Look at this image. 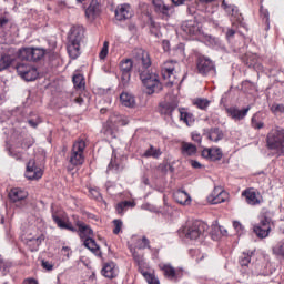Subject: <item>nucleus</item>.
<instances>
[{
    "mask_svg": "<svg viewBox=\"0 0 284 284\" xmlns=\"http://www.w3.org/2000/svg\"><path fill=\"white\" fill-rule=\"evenodd\" d=\"M180 119H181V121H184V123H186V125H190V123L194 122V116L192 115V113H189L185 111L180 112Z\"/></svg>",
    "mask_w": 284,
    "mask_h": 284,
    "instance_id": "nucleus-40",
    "label": "nucleus"
},
{
    "mask_svg": "<svg viewBox=\"0 0 284 284\" xmlns=\"http://www.w3.org/2000/svg\"><path fill=\"white\" fill-rule=\"evenodd\" d=\"M227 112L231 118H233L235 121H241L242 119H245L247 116V112H250V106H247L244 110H239L236 108H230L227 109Z\"/></svg>",
    "mask_w": 284,
    "mask_h": 284,
    "instance_id": "nucleus-27",
    "label": "nucleus"
},
{
    "mask_svg": "<svg viewBox=\"0 0 284 284\" xmlns=\"http://www.w3.org/2000/svg\"><path fill=\"white\" fill-rule=\"evenodd\" d=\"M84 37H85V29H83V27H73L69 36V41L81 44V41H83Z\"/></svg>",
    "mask_w": 284,
    "mask_h": 284,
    "instance_id": "nucleus-23",
    "label": "nucleus"
},
{
    "mask_svg": "<svg viewBox=\"0 0 284 284\" xmlns=\"http://www.w3.org/2000/svg\"><path fill=\"white\" fill-rule=\"evenodd\" d=\"M223 236H227V230L222 226H214L211 232V241L219 243Z\"/></svg>",
    "mask_w": 284,
    "mask_h": 284,
    "instance_id": "nucleus-29",
    "label": "nucleus"
},
{
    "mask_svg": "<svg viewBox=\"0 0 284 284\" xmlns=\"http://www.w3.org/2000/svg\"><path fill=\"white\" fill-rule=\"evenodd\" d=\"M134 61L138 65H142V68H150L152 65V60L150 59V53L143 49H138L133 53Z\"/></svg>",
    "mask_w": 284,
    "mask_h": 284,
    "instance_id": "nucleus-9",
    "label": "nucleus"
},
{
    "mask_svg": "<svg viewBox=\"0 0 284 284\" xmlns=\"http://www.w3.org/2000/svg\"><path fill=\"white\" fill-rule=\"evenodd\" d=\"M273 253L284 257V250L273 251Z\"/></svg>",
    "mask_w": 284,
    "mask_h": 284,
    "instance_id": "nucleus-61",
    "label": "nucleus"
},
{
    "mask_svg": "<svg viewBox=\"0 0 284 284\" xmlns=\"http://www.w3.org/2000/svg\"><path fill=\"white\" fill-rule=\"evenodd\" d=\"M174 110H176V105L172 104L170 102H162L159 105L160 114L162 116H164V119H166V120H171L172 119V114H173Z\"/></svg>",
    "mask_w": 284,
    "mask_h": 284,
    "instance_id": "nucleus-19",
    "label": "nucleus"
},
{
    "mask_svg": "<svg viewBox=\"0 0 284 284\" xmlns=\"http://www.w3.org/2000/svg\"><path fill=\"white\" fill-rule=\"evenodd\" d=\"M17 72L21 79L24 81H34L39 78V71H37V68L26 64V63H20L17 65Z\"/></svg>",
    "mask_w": 284,
    "mask_h": 284,
    "instance_id": "nucleus-6",
    "label": "nucleus"
},
{
    "mask_svg": "<svg viewBox=\"0 0 284 284\" xmlns=\"http://www.w3.org/2000/svg\"><path fill=\"white\" fill-rule=\"evenodd\" d=\"M77 225H78V234L81 239L92 236V229H90V226L85 225V223L78 222Z\"/></svg>",
    "mask_w": 284,
    "mask_h": 284,
    "instance_id": "nucleus-32",
    "label": "nucleus"
},
{
    "mask_svg": "<svg viewBox=\"0 0 284 284\" xmlns=\"http://www.w3.org/2000/svg\"><path fill=\"white\" fill-rule=\"evenodd\" d=\"M253 255L254 251H244L240 257V265H242V267H247L252 261Z\"/></svg>",
    "mask_w": 284,
    "mask_h": 284,
    "instance_id": "nucleus-34",
    "label": "nucleus"
},
{
    "mask_svg": "<svg viewBox=\"0 0 284 284\" xmlns=\"http://www.w3.org/2000/svg\"><path fill=\"white\" fill-rule=\"evenodd\" d=\"M153 3L161 14L165 17V19H170L172 14H174V8L165 4L162 0H153Z\"/></svg>",
    "mask_w": 284,
    "mask_h": 284,
    "instance_id": "nucleus-17",
    "label": "nucleus"
},
{
    "mask_svg": "<svg viewBox=\"0 0 284 284\" xmlns=\"http://www.w3.org/2000/svg\"><path fill=\"white\" fill-rule=\"evenodd\" d=\"M144 156H153V159H159V156H161V149L150 146V149L144 152Z\"/></svg>",
    "mask_w": 284,
    "mask_h": 284,
    "instance_id": "nucleus-42",
    "label": "nucleus"
},
{
    "mask_svg": "<svg viewBox=\"0 0 284 284\" xmlns=\"http://www.w3.org/2000/svg\"><path fill=\"white\" fill-rule=\"evenodd\" d=\"M67 50L71 59H79V57H81V43L79 42L69 40Z\"/></svg>",
    "mask_w": 284,
    "mask_h": 284,
    "instance_id": "nucleus-24",
    "label": "nucleus"
},
{
    "mask_svg": "<svg viewBox=\"0 0 284 284\" xmlns=\"http://www.w3.org/2000/svg\"><path fill=\"white\" fill-rule=\"evenodd\" d=\"M13 62H14V59H12V57L3 55L0 59V72H2V70H7V68H10Z\"/></svg>",
    "mask_w": 284,
    "mask_h": 284,
    "instance_id": "nucleus-36",
    "label": "nucleus"
},
{
    "mask_svg": "<svg viewBox=\"0 0 284 284\" xmlns=\"http://www.w3.org/2000/svg\"><path fill=\"white\" fill-rule=\"evenodd\" d=\"M85 17L89 21H97L101 17V4L99 0H92L85 10Z\"/></svg>",
    "mask_w": 284,
    "mask_h": 284,
    "instance_id": "nucleus-10",
    "label": "nucleus"
},
{
    "mask_svg": "<svg viewBox=\"0 0 284 284\" xmlns=\"http://www.w3.org/2000/svg\"><path fill=\"white\" fill-rule=\"evenodd\" d=\"M123 204H124V207H135L136 206L135 202H128V201H125V202H123Z\"/></svg>",
    "mask_w": 284,
    "mask_h": 284,
    "instance_id": "nucleus-58",
    "label": "nucleus"
},
{
    "mask_svg": "<svg viewBox=\"0 0 284 284\" xmlns=\"http://www.w3.org/2000/svg\"><path fill=\"white\" fill-rule=\"evenodd\" d=\"M73 85L78 90H83V88H85V79H83L82 74H77L73 77Z\"/></svg>",
    "mask_w": 284,
    "mask_h": 284,
    "instance_id": "nucleus-37",
    "label": "nucleus"
},
{
    "mask_svg": "<svg viewBox=\"0 0 284 284\" xmlns=\"http://www.w3.org/2000/svg\"><path fill=\"white\" fill-rule=\"evenodd\" d=\"M173 199L176 203H179V205H192V196H190V193L185 191H176L173 194Z\"/></svg>",
    "mask_w": 284,
    "mask_h": 284,
    "instance_id": "nucleus-21",
    "label": "nucleus"
},
{
    "mask_svg": "<svg viewBox=\"0 0 284 284\" xmlns=\"http://www.w3.org/2000/svg\"><path fill=\"white\" fill-rule=\"evenodd\" d=\"M83 152H85V142L82 139H79L73 143L72 146L70 155L71 165H83V161H85Z\"/></svg>",
    "mask_w": 284,
    "mask_h": 284,
    "instance_id": "nucleus-3",
    "label": "nucleus"
},
{
    "mask_svg": "<svg viewBox=\"0 0 284 284\" xmlns=\"http://www.w3.org/2000/svg\"><path fill=\"white\" fill-rule=\"evenodd\" d=\"M196 145L190 142H183L181 146V153L183 156H194L196 154Z\"/></svg>",
    "mask_w": 284,
    "mask_h": 284,
    "instance_id": "nucleus-30",
    "label": "nucleus"
},
{
    "mask_svg": "<svg viewBox=\"0 0 284 284\" xmlns=\"http://www.w3.org/2000/svg\"><path fill=\"white\" fill-rule=\"evenodd\" d=\"M41 263H42L43 270H47V272H52V270L54 267V265H52V263H50L45 260H42Z\"/></svg>",
    "mask_w": 284,
    "mask_h": 284,
    "instance_id": "nucleus-50",
    "label": "nucleus"
},
{
    "mask_svg": "<svg viewBox=\"0 0 284 284\" xmlns=\"http://www.w3.org/2000/svg\"><path fill=\"white\" fill-rule=\"evenodd\" d=\"M242 196L245 197L248 205H261V203H263V196H261V193L254 191L253 189L245 190L242 193Z\"/></svg>",
    "mask_w": 284,
    "mask_h": 284,
    "instance_id": "nucleus-12",
    "label": "nucleus"
},
{
    "mask_svg": "<svg viewBox=\"0 0 284 284\" xmlns=\"http://www.w3.org/2000/svg\"><path fill=\"white\" fill-rule=\"evenodd\" d=\"M9 199H11L13 203H19V201L28 199V192L21 189H13L9 193Z\"/></svg>",
    "mask_w": 284,
    "mask_h": 284,
    "instance_id": "nucleus-26",
    "label": "nucleus"
},
{
    "mask_svg": "<svg viewBox=\"0 0 284 284\" xmlns=\"http://www.w3.org/2000/svg\"><path fill=\"white\" fill-rule=\"evenodd\" d=\"M24 284H39V282L34 278H27L23 282Z\"/></svg>",
    "mask_w": 284,
    "mask_h": 284,
    "instance_id": "nucleus-57",
    "label": "nucleus"
},
{
    "mask_svg": "<svg viewBox=\"0 0 284 284\" xmlns=\"http://www.w3.org/2000/svg\"><path fill=\"white\" fill-rule=\"evenodd\" d=\"M159 267L163 272L164 276L170 278V281H174V278H176V268H174V266L171 264L162 263L159 265Z\"/></svg>",
    "mask_w": 284,
    "mask_h": 284,
    "instance_id": "nucleus-28",
    "label": "nucleus"
},
{
    "mask_svg": "<svg viewBox=\"0 0 284 284\" xmlns=\"http://www.w3.org/2000/svg\"><path fill=\"white\" fill-rule=\"evenodd\" d=\"M125 207V204L123 202L119 203L116 206L118 214H123V209Z\"/></svg>",
    "mask_w": 284,
    "mask_h": 284,
    "instance_id": "nucleus-56",
    "label": "nucleus"
},
{
    "mask_svg": "<svg viewBox=\"0 0 284 284\" xmlns=\"http://www.w3.org/2000/svg\"><path fill=\"white\" fill-rule=\"evenodd\" d=\"M43 176V169L37 161L30 160L27 164L26 178L29 181H39Z\"/></svg>",
    "mask_w": 284,
    "mask_h": 284,
    "instance_id": "nucleus-8",
    "label": "nucleus"
},
{
    "mask_svg": "<svg viewBox=\"0 0 284 284\" xmlns=\"http://www.w3.org/2000/svg\"><path fill=\"white\" fill-rule=\"evenodd\" d=\"M120 103L123 108H130L132 110L136 108V98L129 92H122L120 94Z\"/></svg>",
    "mask_w": 284,
    "mask_h": 284,
    "instance_id": "nucleus-20",
    "label": "nucleus"
},
{
    "mask_svg": "<svg viewBox=\"0 0 284 284\" xmlns=\"http://www.w3.org/2000/svg\"><path fill=\"white\" fill-rule=\"evenodd\" d=\"M197 69L201 74H207L210 70H214V62L207 58H203L199 61Z\"/></svg>",
    "mask_w": 284,
    "mask_h": 284,
    "instance_id": "nucleus-25",
    "label": "nucleus"
},
{
    "mask_svg": "<svg viewBox=\"0 0 284 284\" xmlns=\"http://www.w3.org/2000/svg\"><path fill=\"white\" fill-rule=\"evenodd\" d=\"M134 62L131 59H126L121 62V72H132Z\"/></svg>",
    "mask_w": 284,
    "mask_h": 284,
    "instance_id": "nucleus-39",
    "label": "nucleus"
},
{
    "mask_svg": "<svg viewBox=\"0 0 284 284\" xmlns=\"http://www.w3.org/2000/svg\"><path fill=\"white\" fill-rule=\"evenodd\" d=\"M210 141H221L223 139V132L219 129H214L209 133Z\"/></svg>",
    "mask_w": 284,
    "mask_h": 284,
    "instance_id": "nucleus-38",
    "label": "nucleus"
},
{
    "mask_svg": "<svg viewBox=\"0 0 284 284\" xmlns=\"http://www.w3.org/2000/svg\"><path fill=\"white\" fill-rule=\"evenodd\" d=\"M53 221L61 230H70L71 232H77V229L72 226L70 221L61 220V217L57 215H53Z\"/></svg>",
    "mask_w": 284,
    "mask_h": 284,
    "instance_id": "nucleus-31",
    "label": "nucleus"
},
{
    "mask_svg": "<svg viewBox=\"0 0 284 284\" xmlns=\"http://www.w3.org/2000/svg\"><path fill=\"white\" fill-rule=\"evenodd\" d=\"M263 121H260L256 119V116H253L252 118V126L255 129V130H261L263 129Z\"/></svg>",
    "mask_w": 284,
    "mask_h": 284,
    "instance_id": "nucleus-47",
    "label": "nucleus"
},
{
    "mask_svg": "<svg viewBox=\"0 0 284 284\" xmlns=\"http://www.w3.org/2000/svg\"><path fill=\"white\" fill-rule=\"evenodd\" d=\"M84 247H87V250H99L97 242L92 237H87L84 240Z\"/></svg>",
    "mask_w": 284,
    "mask_h": 284,
    "instance_id": "nucleus-43",
    "label": "nucleus"
},
{
    "mask_svg": "<svg viewBox=\"0 0 284 284\" xmlns=\"http://www.w3.org/2000/svg\"><path fill=\"white\" fill-rule=\"evenodd\" d=\"M130 71H122L121 81L125 85L126 83H130Z\"/></svg>",
    "mask_w": 284,
    "mask_h": 284,
    "instance_id": "nucleus-48",
    "label": "nucleus"
},
{
    "mask_svg": "<svg viewBox=\"0 0 284 284\" xmlns=\"http://www.w3.org/2000/svg\"><path fill=\"white\" fill-rule=\"evenodd\" d=\"M18 57L21 59V61H32V47L20 49Z\"/></svg>",
    "mask_w": 284,
    "mask_h": 284,
    "instance_id": "nucleus-33",
    "label": "nucleus"
},
{
    "mask_svg": "<svg viewBox=\"0 0 284 284\" xmlns=\"http://www.w3.org/2000/svg\"><path fill=\"white\" fill-rule=\"evenodd\" d=\"M140 79L145 87L146 94H154V92H161L163 84L159 81V75L148 70L140 73Z\"/></svg>",
    "mask_w": 284,
    "mask_h": 284,
    "instance_id": "nucleus-2",
    "label": "nucleus"
},
{
    "mask_svg": "<svg viewBox=\"0 0 284 284\" xmlns=\"http://www.w3.org/2000/svg\"><path fill=\"white\" fill-rule=\"evenodd\" d=\"M115 229L113 230L114 234H119L121 232V227H123V222L121 220L113 221Z\"/></svg>",
    "mask_w": 284,
    "mask_h": 284,
    "instance_id": "nucleus-49",
    "label": "nucleus"
},
{
    "mask_svg": "<svg viewBox=\"0 0 284 284\" xmlns=\"http://www.w3.org/2000/svg\"><path fill=\"white\" fill-rule=\"evenodd\" d=\"M206 201L210 203V205H219L230 201V195L227 192H225V190H223V187L215 186L213 191L207 195Z\"/></svg>",
    "mask_w": 284,
    "mask_h": 284,
    "instance_id": "nucleus-5",
    "label": "nucleus"
},
{
    "mask_svg": "<svg viewBox=\"0 0 284 284\" xmlns=\"http://www.w3.org/2000/svg\"><path fill=\"white\" fill-rule=\"evenodd\" d=\"M266 143L270 150H281L282 148H284L283 129L271 130V132L267 134Z\"/></svg>",
    "mask_w": 284,
    "mask_h": 284,
    "instance_id": "nucleus-4",
    "label": "nucleus"
},
{
    "mask_svg": "<svg viewBox=\"0 0 284 284\" xmlns=\"http://www.w3.org/2000/svg\"><path fill=\"white\" fill-rule=\"evenodd\" d=\"M45 57V50L31 47V61H41Z\"/></svg>",
    "mask_w": 284,
    "mask_h": 284,
    "instance_id": "nucleus-35",
    "label": "nucleus"
},
{
    "mask_svg": "<svg viewBox=\"0 0 284 284\" xmlns=\"http://www.w3.org/2000/svg\"><path fill=\"white\" fill-rule=\"evenodd\" d=\"M6 23H8V19L0 18V26H6Z\"/></svg>",
    "mask_w": 284,
    "mask_h": 284,
    "instance_id": "nucleus-63",
    "label": "nucleus"
},
{
    "mask_svg": "<svg viewBox=\"0 0 284 284\" xmlns=\"http://www.w3.org/2000/svg\"><path fill=\"white\" fill-rule=\"evenodd\" d=\"M90 193L93 195V199H101V193L99 190L92 189L90 190Z\"/></svg>",
    "mask_w": 284,
    "mask_h": 284,
    "instance_id": "nucleus-53",
    "label": "nucleus"
},
{
    "mask_svg": "<svg viewBox=\"0 0 284 284\" xmlns=\"http://www.w3.org/2000/svg\"><path fill=\"white\" fill-rule=\"evenodd\" d=\"M271 110L272 112H284V104H273Z\"/></svg>",
    "mask_w": 284,
    "mask_h": 284,
    "instance_id": "nucleus-51",
    "label": "nucleus"
},
{
    "mask_svg": "<svg viewBox=\"0 0 284 284\" xmlns=\"http://www.w3.org/2000/svg\"><path fill=\"white\" fill-rule=\"evenodd\" d=\"M253 230L258 239H267V236H270L272 226L267 220H264L258 225H255Z\"/></svg>",
    "mask_w": 284,
    "mask_h": 284,
    "instance_id": "nucleus-15",
    "label": "nucleus"
},
{
    "mask_svg": "<svg viewBox=\"0 0 284 284\" xmlns=\"http://www.w3.org/2000/svg\"><path fill=\"white\" fill-rule=\"evenodd\" d=\"M202 156L209 161H221L223 159V151L219 148L204 149L202 151Z\"/></svg>",
    "mask_w": 284,
    "mask_h": 284,
    "instance_id": "nucleus-16",
    "label": "nucleus"
},
{
    "mask_svg": "<svg viewBox=\"0 0 284 284\" xmlns=\"http://www.w3.org/2000/svg\"><path fill=\"white\" fill-rule=\"evenodd\" d=\"M174 6H183L185 3V0H171Z\"/></svg>",
    "mask_w": 284,
    "mask_h": 284,
    "instance_id": "nucleus-59",
    "label": "nucleus"
},
{
    "mask_svg": "<svg viewBox=\"0 0 284 284\" xmlns=\"http://www.w3.org/2000/svg\"><path fill=\"white\" fill-rule=\"evenodd\" d=\"M95 256H101V250H92Z\"/></svg>",
    "mask_w": 284,
    "mask_h": 284,
    "instance_id": "nucleus-64",
    "label": "nucleus"
},
{
    "mask_svg": "<svg viewBox=\"0 0 284 284\" xmlns=\"http://www.w3.org/2000/svg\"><path fill=\"white\" fill-rule=\"evenodd\" d=\"M119 125H123V119L120 114L113 113L108 122L103 125V130L105 134H112L113 130H116Z\"/></svg>",
    "mask_w": 284,
    "mask_h": 284,
    "instance_id": "nucleus-11",
    "label": "nucleus"
},
{
    "mask_svg": "<svg viewBox=\"0 0 284 284\" xmlns=\"http://www.w3.org/2000/svg\"><path fill=\"white\" fill-rule=\"evenodd\" d=\"M191 165L192 168H194L195 170H201V168H203V164H201L199 161L196 160H191Z\"/></svg>",
    "mask_w": 284,
    "mask_h": 284,
    "instance_id": "nucleus-52",
    "label": "nucleus"
},
{
    "mask_svg": "<svg viewBox=\"0 0 284 284\" xmlns=\"http://www.w3.org/2000/svg\"><path fill=\"white\" fill-rule=\"evenodd\" d=\"M28 123H29V125H31V128H37L39 125V122L33 121V120H29Z\"/></svg>",
    "mask_w": 284,
    "mask_h": 284,
    "instance_id": "nucleus-60",
    "label": "nucleus"
},
{
    "mask_svg": "<svg viewBox=\"0 0 284 284\" xmlns=\"http://www.w3.org/2000/svg\"><path fill=\"white\" fill-rule=\"evenodd\" d=\"M142 247H144V250L150 248V241L146 237L142 239Z\"/></svg>",
    "mask_w": 284,
    "mask_h": 284,
    "instance_id": "nucleus-54",
    "label": "nucleus"
},
{
    "mask_svg": "<svg viewBox=\"0 0 284 284\" xmlns=\"http://www.w3.org/2000/svg\"><path fill=\"white\" fill-rule=\"evenodd\" d=\"M174 70H176L174 62H164L162 67V77L166 85H174V83H176V73H174Z\"/></svg>",
    "mask_w": 284,
    "mask_h": 284,
    "instance_id": "nucleus-7",
    "label": "nucleus"
},
{
    "mask_svg": "<svg viewBox=\"0 0 284 284\" xmlns=\"http://www.w3.org/2000/svg\"><path fill=\"white\" fill-rule=\"evenodd\" d=\"M192 140L195 141L196 143H201V134L193 133L192 134Z\"/></svg>",
    "mask_w": 284,
    "mask_h": 284,
    "instance_id": "nucleus-55",
    "label": "nucleus"
},
{
    "mask_svg": "<svg viewBox=\"0 0 284 284\" xmlns=\"http://www.w3.org/2000/svg\"><path fill=\"white\" fill-rule=\"evenodd\" d=\"M22 241H26V243H29V241H34L36 245H41V243L45 241V236H43V234H39L38 230H28L22 235Z\"/></svg>",
    "mask_w": 284,
    "mask_h": 284,
    "instance_id": "nucleus-14",
    "label": "nucleus"
},
{
    "mask_svg": "<svg viewBox=\"0 0 284 284\" xmlns=\"http://www.w3.org/2000/svg\"><path fill=\"white\" fill-rule=\"evenodd\" d=\"M180 234H183L189 241H199L205 236V229L199 221L186 222L184 226L180 229Z\"/></svg>",
    "mask_w": 284,
    "mask_h": 284,
    "instance_id": "nucleus-1",
    "label": "nucleus"
},
{
    "mask_svg": "<svg viewBox=\"0 0 284 284\" xmlns=\"http://www.w3.org/2000/svg\"><path fill=\"white\" fill-rule=\"evenodd\" d=\"M195 104L197 105V108H200V110H205V108H207V105H210V101L199 99L195 101Z\"/></svg>",
    "mask_w": 284,
    "mask_h": 284,
    "instance_id": "nucleus-46",
    "label": "nucleus"
},
{
    "mask_svg": "<svg viewBox=\"0 0 284 284\" xmlns=\"http://www.w3.org/2000/svg\"><path fill=\"white\" fill-rule=\"evenodd\" d=\"M143 276L148 281L149 284H161V283H159V280L150 273H143Z\"/></svg>",
    "mask_w": 284,
    "mask_h": 284,
    "instance_id": "nucleus-44",
    "label": "nucleus"
},
{
    "mask_svg": "<svg viewBox=\"0 0 284 284\" xmlns=\"http://www.w3.org/2000/svg\"><path fill=\"white\" fill-rule=\"evenodd\" d=\"M108 52H110V42L104 41L103 45L101 48V51L99 53L100 59L103 61L108 59Z\"/></svg>",
    "mask_w": 284,
    "mask_h": 284,
    "instance_id": "nucleus-41",
    "label": "nucleus"
},
{
    "mask_svg": "<svg viewBox=\"0 0 284 284\" xmlns=\"http://www.w3.org/2000/svg\"><path fill=\"white\" fill-rule=\"evenodd\" d=\"M101 274L105 276V278H116L119 276V267L113 262L104 264Z\"/></svg>",
    "mask_w": 284,
    "mask_h": 284,
    "instance_id": "nucleus-22",
    "label": "nucleus"
},
{
    "mask_svg": "<svg viewBox=\"0 0 284 284\" xmlns=\"http://www.w3.org/2000/svg\"><path fill=\"white\" fill-rule=\"evenodd\" d=\"M132 7H130V4H120L118 6V8L115 9V19L118 21H125L128 19H132Z\"/></svg>",
    "mask_w": 284,
    "mask_h": 284,
    "instance_id": "nucleus-13",
    "label": "nucleus"
},
{
    "mask_svg": "<svg viewBox=\"0 0 284 284\" xmlns=\"http://www.w3.org/2000/svg\"><path fill=\"white\" fill-rule=\"evenodd\" d=\"M133 257L135 258V261H138V263H141V261H143L142 257H139V256L136 255V251L133 252Z\"/></svg>",
    "mask_w": 284,
    "mask_h": 284,
    "instance_id": "nucleus-62",
    "label": "nucleus"
},
{
    "mask_svg": "<svg viewBox=\"0 0 284 284\" xmlns=\"http://www.w3.org/2000/svg\"><path fill=\"white\" fill-rule=\"evenodd\" d=\"M182 30L186 34H199L201 32V24L196 20H187L183 22Z\"/></svg>",
    "mask_w": 284,
    "mask_h": 284,
    "instance_id": "nucleus-18",
    "label": "nucleus"
},
{
    "mask_svg": "<svg viewBox=\"0 0 284 284\" xmlns=\"http://www.w3.org/2000/svg\"><path fill=\"white\" fill-rule=\"evenodd\" d=\"M233 227H234V230L236 231L237 234H243V232H245V227L239 221H233Z\"/></svg>",
    "mask_w": 284,
    "mask_h": 284,
    "instance_id": "nucleus-45",
    "label": "nucleus"
}]
</instances>
